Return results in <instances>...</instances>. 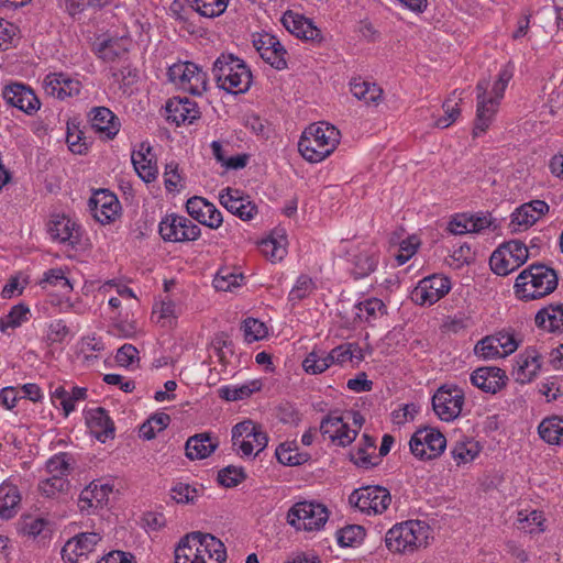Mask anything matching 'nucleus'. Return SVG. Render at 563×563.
<instances>
[{
  "label": "nucleus",
  "instance_id": "nucleus-1",
  "mask_svg": "<svg viewBox=\"0 0 563 563\" xmlns=\"http://www.w3.org/2000/svg\"><path fill=\"white\" fill-rule=\"evenodd\" d=\"M512 78V71L505 67L499 74L497 80L489 90L488 79H481L476 85V117L473 128V136L477 137L484 134L492 125L505 90Z\"/></svg>",
  "mask_w": 563,
  "mask_h": 563
},
{
  "label": "nucleus",
  "instance_id": "nucleus-2",
  "mask_svg": "<svg viewBox=\"0 0 563 563\" xmlns=\"http://www.w3.org/2000/svg\"><path fill=\"white\" fill-rule=\"evenodd\" d=\"M341 133L327 122L312 123L302 132L298 151L310 163H320L330 156L340 143Z\"/></svg>",
  "mask_w": 563,
  "mask_h": 563
},
{
  "label": "nucleus",
  "instance_id": "nucleus-3",
  "mask_svg": "<svg viewBox=\"0 0 563 563\" xmlns=\"http://www.w3.org/2000/svg\"><path fill=\"white\" fill-rule=\"evenodd\" d=\"M559 284L555 269L534 263L525 268L516 278L514 290L519 300L531 301L552 294Z\"/></svg>",
  "mask_w": 563,
  "mask_h": 563
},
{
  "label": "nucleus",
  "instance_id": "nucleus-4",
  "mask_svg": "<svg viewBox=\"0 0 563 563\" xmlns=\"http://www.w3.org/2000/svg\"><path fill=\"white\" fill-rule=\"evenodd\" d=\"M213 76L219 88L239 95L252 84V73L245 62L233 54H221L213 63Z\"/></svg>",
  "mask_w": 563,
  "mask_h": 563
},
{
  "label": "nucleus",
  "instance_id": "nucleus-5",
  "mask_svg": "<svg viewBox=\"0 0 563 563\" xmlns=\"http://www.w3.org/2000/svg\"><path fill=\"white\" fill-rule=\"evenodd\" d=\"M430 527L424 521L408 520L393 526L385 536V544L394 553H413L428 544Z\"/></svg>",
  "mask_w": 563,
  "mask_h": 563
},
{
  "label": "nucleus",
  "instance_id": "nucleus-6",
  "mask_svg": "<svg viewBox=\"0 0 563 563\" xmlns=\"http://www.w3.org/2000/svg\"><path fill=\"white\" fill-rule=\"evenodd\" d=\"M220 553L218 538L210 533L194 531L180 539L175 549V563H203V554Z\"/></svg>",
  "mask_w": 563,
  "mask_h": 563
},
{
  "label": "nucleus",
  "instance_id": "nucleus-7",
  "mask_svg": "<svg viewBox=\"0 0 563 563\" xmlns=\"http://www.w3.org/2000/svg\"><path fill=\"white\" fill-rule=\"evenodd\" d=\"M325 506L312 501L296 503L287 514V522L296 530H320L328 521Z\"/></svg>",
  "mask_w": 563,
  "mask_h": 563
},
{
  "label": "nucleus",
  "instance_id": "nucleus-8",
  "mask_svg": "<svg viewBox=\"0 0 563 563\" xmlns=\"http://www.w3.org/2000/svg\"><path fill=\"white\" fill-rule=\"evenodd\" d=\"M528 257V247L521 241L511 240L493 252L489 265L495 274L506 276L525 264Z\"/></svg>",
  "mask_w": 563,
  "mask_h": 563
},
{
  "label": "nucleus",
  "instance_id": "nucleus-9",
  "mask_svg": "<svg viewBox=\"0 0 563 563\" xmlns=\"http://www.w3.org/2000/svg\"><path fill=\"white\" fill-rule=\"evenodd\" d=\"M169 80L191 95L201 96L208 86L207 74L191 62H179L167 71Z\"/></svg>",
  "mask_w": 563,
  "mask_h": 563
},
{
  "label": "nucleus",
  "instance_id": "nucleus-10",
  "mask_svg": "<svg viewBox=\"0 0 563 563\" xmlns=\"http://www.w3.org/2000/svg\"><path fill=\"white\" fill-rule=\"evenodd\" d=\"M349 501L366 515H378L389 507L391 496L383 486H365L355 489L350 495Z\"/></svg>",
  "mask_w": 563,
  "mask_h": 563
},
{
  "label": "nucleus",
  "instance_id": "nucleus-11",
  "mask_svg": "<svg viewBox=\"0 0 563 563\" xmlns=\"http://www.w3.org/2000/svg\"><path fill=\"white\" fill-rule=\"evenodd\" d=\"M158 231L165 242L196 241L200 234V228L186 217L167 214L162 219Z\"/></svg>",
  "mask_w": 563,
  "mask_h": 563
},
{
  "label": "nucleus",
  "instance_id": "nucleus-12",
  "mask_svg": "<svg viewBox=\"0 0 563 563\" xmlns=\"http://www.w3.org/2000/svg\"><path fill=\"white\" fill-rule=\"evenodd\" d=\"M464 393L455 386H441L432 397V407L435 415L442 421H453L456 419L463 409Z\"/></svg>",
  "mask_w": 563,
  "mask_h": 563
},
{
  "label": "nucleus",
  "instance_id": "nucleus-13",
  "mask_svg": "<svg viewBox=\"0 0 563 563\" xmlns=\"http://www.w3.org/2000/svg\"><path fill=\"white\" fill-rule=\"evenodd\" d=\"M409 445L415 456L421 460H431L444 451L446 439L439 430L423 428L413 433Z\"/></svg>",
  "mask_w": 563,
  "mask_h": 563
},
{
  "label": "nucleus",
  "instance_id": "nucleus-14",
  "mask_svg": "<svg viewBox=\"0 0 563 563\" xmlns=\"http://www.w3.org/2000/svg\"><path fill=\"white\" fill-rule=\"evenodd\" d=\"M451 289L450 279L432 275L421 279L411 291V299L421 306H431L443 298Z\"/></svg>",
  "mask_w": 563,
  "mask_h": 563
},
{
  "label": "nucleus",
  "instance_id": "nucleus-15",
  "mask_svg": "<svg viewBox=\"0 0 563 563\" xmlns=\"http://www.w3.org/2000/svg\"><path fill=\"white\" fill-rule=\"evenodd\" d=\"M253 45L260 56L272 67L278 70L287 67V51L275 35L258 33L253 37Z\"/></svg>",
  "mask_w": 563,
  "mask_h": 563
},
{
  "label": "nucleus",
  "instance_id": "nucleus-16",
  "mask_svg": "<svg viewBox=\"0 0 563 563\" xmlns=\"http://www.w3.org/2000/svg\"><path fill=\"white\" fill-rule=\"evenodd\" d=\"M220 203L232 214L243 221L254 218L257 207L250 200V197L236 188L227 187L220 191Z\"/></svg>",
  "mask_w": 563,
  "mask_h": 563
},
{
  "label": "nucleus",
  "instance_id": "nucleus-17",
  "mask_svg": "<svg viewBox=\"0 0 563 563\" xmlns=\"http://www.w3.org/2000/svg\"><path fill=\"white\" fill-rule=\"evenodd\" d=\"M88 205L93 218L102 224L114 221L120 210L117 196L106 189L96 191Z\"/></svg>",
  "mask_w": 563,
  "mask_h": 563
},
{
  "label": "nucleus",
  "instance_id": "nucleus-18",
  "mask_svg": "<svg viewBox=\"0 0 563 563\" xmlns=\"http://www.w3.org/2000/svg\"><path fill=\"white\" fill-rule=\"evenodd\" d=\"M548 212L549 205L543 200L523 203L512 212L509 228L512 232L525 231Z\"/></svg>",
  "mask_w": 563,
  "mask_h": 563
},
{
  "label": "nucleus",
  "instance_id": "nucleus-19",
  "mask_svg": "<svg viewBox=\"0 0 563 563\" xmlns=\"http://www.w3.org/2000/svg\"><path fill=\"white\" fill-rule=\"evenodd\" d=\"M101 541L97 532H82L66 542L62 549V558L69 563H79L81 556L92 552Z\"/></svg>",
  "mask_w": 563,
  "mask_h": 563
},
{
  "label": "nucleus",
  "instance_id": "nucleus-20",
  "mask_svg": "<svg viewBox=\"0 0 563 563\" xmlns=\"http://www.w3.org/2000/svg\"><path fill=\"white\" fill-rule=\"evenodd\" d=\"M186 210L199 223L211 229H218L223 221L220 210L202 197H191L187 200Z\"/></svg>",
  "mask_w": 563,
  "mask_h": 563
},
{
  "label": "nucleus",
  "instance_id": "nucleus-21",
  "mask_svg": "<svg viewBox=\"0 0 563 563\" xmlns=\"http://www.w3.org/2000/svg\"><path fill=\"white\" fill-rule=\"evenodd\" d=\"M46 95L64 100L77 96L80 92L81 84L64 73H51L43 80Z\"/></svg>",
  "mask_w": 563,
  "mask_h": 563
},
{
  "label": "nucleus",
  "instance_id": "nucleus-22",
  "mask_svg": "<svg viewBox=\"0 0 563 563\" xmlns=\"http://www.w3.org/2000/svg\"><path fill=\"white\" fill-rule=\"evenodd\" d=\"M47 232L54 241L73 247L80 242V227L64 214L52 217L47 224Z\"/></svg>",
  "mask_w": 563,
  "mask_h": 563
},
{
  "label": "nucleus",
  "instance_id": "nucleus-23",
  "mask_svg": "<svg viewBox=\"0 0 563 563\" xmlns=\"http://www.w3.org/2000/svg\"><path fill=\"white\" fill-rule=\"evenodd\" d=\"M2 96L10 106L18 108L26 114H33L40 109V100L25 85H8L3 89Z\"/></svg>",
  "mask_w": 563,
  "mask_h": 563
},
{
  "label": "nucleus",
  "instance_id": "nucleus-24",
  "mask_svg": "<svg viewBox=\"0 0 563 563\" xmlns=\"http://www.w3.org/2000/svg\"><path fill=\"white\" fill-rule=\"evenodd\" d=\"M131 161L136 174L145 183L156 179L158 168L156 164V155L148 142H142L137 150L131 154Z\"/></svg>",
  "mask_w": 563,
  "mask_h": 563
},
{
  "label": "nucleus",
  "instance_id": "nucleus-25",
  "mask_svg": "<svg viewBox=\"0 0 563 563\" xmlns=\"http://www.w3.org/2000/svg\"><path fill=\"white\" fill-rule=\"evenodd\" d=\"M283 25L288 32L305 41H321V31L302 14L288 10L282 18Z\"/></svg>",
  "mask_w": 563,
  "mask_h": 563
},
{
  "label": "nucleus",
  "instance_id": "nucleus-26",
  "mask_svg": "<svg viewBox=\"0 0 563 563\" xmlns=\"http://www.w3.org/2000/svg\"><path fill=\"white\" fill-rule=\"evenodd\" d=\"M508 377L504 369L495 366L479 367L471 375V382L481 390L496 394L507 384Z\"/></svg>",
  "mask_w": 563,
  "mask_h": 563
},
{
  "label": "nucleus",
  "instance_id": "nucleus-27",
  "mask_svg": "<svg viewBox=\"0 0 563 563\" xmlns=\"http://www.w3.org/2000/svg\"><path fill=\"white\" fill-rule=\"evenodd\" d=\"M167 120L180 125L181 123H194L200 118L197 103L188 98L175 97L166 103Z\"/></svg>",
  "mask_w": 563,
  "mask_h": 563
},
{
  "label": "nucleus",
  "instance_id": "nucleus-28",
  "mask_svg": "<svg viewBox=\"0 0 563 563\" xmlns=\"http://www.w3.org/2000/svg\"><path fill=\"white\" fill-rule=\"evenodd\" d=\"M86 423L91 434L101 442L114 437V423L102 407L87 410Z\"/></svg>",
  "mask_w": 563,
  "mask_h": 563
},
{
  "label": "nucleus",
  "instance_id": "nucleus-29",
  "mask_svg": "<svg viewBox=\"0 0 563 563\" xmlns=\"http://www.w3.org/2000/svg\"><path fill=\"white\" fill-rule=\"evenodd\" d=\"M346 417L340 410L330 411L320 422V432L336 446H347L351 444V437L347 434L338 435L340 429L345 428Z\"/></svg>",
  "mask_w": 563,
  "mask_h": 563
},
{
  "label": "nucleus",
  "instance_id": "nucleus-30",
  "mask_svg": "<svg viewBox=\"0 0 563 563\" xmlns=\"http://www.w3.org/2000/svg\"><path fill=\"white\" fill-rule=\"evenodd\" d=\"M219 443V439L210 432L195 434L186 441V456L191 461L207 459L218 449Z\"/></svg>",
  "mask_w": 563,
  "mask_h": 563
},
{
  "label": "nucleus",
  "instance_id": "nucleus-31",
  "mask_svg": "<svg viewBox=\"0 0 563 563\" xmlns=\"http://www.w3.org/2000/svg\"><path fill=\"white\" fill-rule=\"evenodd\" d=\"M111 493V485L96 481L91 482L79 495L78 507L80 511L90 512L92 508L102 507L107 504Z\"/></svg>",
  "mask_w": 563,
  "mask_h": 563
},
{
  "label": "nucleus",
  "instance_id": "nucleus-32",
  "mask_svg": "<svg viewBox=\"0 0 563 563\" xmlns=\"http://www.w3.org/2000/svg\"><path fill=\"white\" fill-rule=\"evenodd\" d=\"M92 129L106 139L112 140L120 131V121L106 107H96L90 111Z\"/></svg>",
  "mask_w": 563,
  "mask_h": 563
},
{
  "label": "nucleus",
  "instance_id": "nucleus-33",
  "mask_svg": "<svg viewBox=\"0 0 563 563\" xmlns=\"http://www.w3.org/2000/svg\"><path fill=\"white\" fill-rule=\"evenodd\" d=\"M536 325L548 332H563V302H552L540 309L534 317Z\"/></svg>",
  "mask_w": 563,
  "mask_h": 563
},
{
  "label": "nucleus",
  "instance_id": "nucleus-34",
  "mask_svg": "<svg viewBox=\"0 0 563 563\" xmlns=\"http://www.w3.org/2000/svg\"><path fill=\"white\" fill-rule=\"evenodd\" d=\"M541 367L540 355L536 350H527L517 358L512 375L516 382L526 384L531 382Z\"/></svg>",
  "mask_w": 563,
  "mask_h": 563
},
{
  "label": "nucleus",
  "instance_id": "nucleus-35",
  "mask_svg": "<svg viewBox=\"0 0 563 563\" xmlns=\"http://www.w3.org/2000/svg\"><path fill=\"white\" fill-rule=\"evenodd\" d=\"M129 40L123 37L106 38L96 45L95 52L99 58L111 63L123 58L129 52Z\"/></svg>",
  "mask_w": 563,
  "mask_h": 563
},
{
  "label": "nucleus",
  "instance_id": "nucleus-36",
  "mask_svg": "<svg viewBox=\"0 0 563 563\" xmlns=\"http://www.w3.org/2000/svg\"><path fill=\"white\" fill-rule=\"evenodd\" d=\"M21 495L16 486L2 484L0 486V517L2 519L13 518L19 509Z\"/></svg>",
  "mask_w": 563,
  "mask_h": 563
},
{
  "label": "nucleus",
  "instance_id": "nucleus-37",
  "mask_svg": "<svg viewBox=\"0 0 563 563\" xmlns=\"http://www.w3.org/2000/svg\"><path fill=\"white\" fill-rule=\"evenodd\" d=\"M376 443L375 439L366 433L362 435L360 446L355 452H351V461L363 468H371L376 466L379 461L378 456L373 455L368 450L375 451Z\"/></svg>",
  "mask_w": 563,
  "mask_h": 563
},
{
  "label": "nucleus",
  "instance_id": "nucleus-38",
  "mask_svg": "<svg viewBox=\"0 0 563 563\" xmlns=\"http://www.w3.org/2000/svg\"><path fill=\"white\" fill-rule=\"evenodd\" d=\"M352 274L355 279L371 275L378 264V254L372 249L360 251L353 256Z\"/></svg>",
  "mask_w": 563,
  "mask_h": 563
},
{
  "label": "nucleus",
  "instance_id": "nucleus-39",
  "mask_svg": "<svg viewBox=\"0 0 563 563\" xmlns=\"http://www.w3.org/2000/svg\"><path fill=\"white\" fill-rule=\"evenodd\" d=\"M273 234H277V236L272 235L263 240L260 244V250L262 254L269 261L278 262L282 261L287 254L286 234L284 231H282L280 234L275 231Z\"/></svg>",
  "mask_w": 563,
  "mask_h": 563
},
{
  "label": "nucleus",
  "instance_id": "nucleus-40",
  "mask_svg": "<svg viewBox=\"0 0 563 563\" xmlns=\"http://www.w3.org/2000/svg\"><path fill=\"white\" fill-rule=\"evenodd\" d=\"M540 438L549 444L563 442V419L558 416L544 418L538 427Z\"/></svg>",
  "mask_w": 563,
  "mask_h": 563
},
{
  "label": "nucleus",
  "instance_id": "nucleus-41",
  "mask_svg": "<svg viewBox=\"0 0 563 563\" xmlns=\"http://www.w3.org/2000/svg\"><path fill=\"white\" fill-rule=\"evenodd\" d=\"M351 92L358 100L367 104L377 106L383 96V89L374 82L354 79L351 82Z\"/></svg>",
  "mask_w": 563,
  "mask_h": 563
},
{
  "label": "nucleus",
  "instance_id": "nucleus-42",
  "mask_svg": "<svg viewBox=\"0 0 563 563\" xmlns=\"http://www.w3.org/2000/svg\"><path fill=\"white\" fill-rule=\"evenodd\" d=\"M275 455L279 463L289 466L301 465L309 460V454L299 452L295 441L280 443L276 449Z\"/></svg>",
  "mask_w": 563,
  "mask_h": 563
},
{
  "label": "nucleus",
  "instance_id": "nucleus-43",
  "mask_svg": "<svg viewBox=\"0 0 563 563\" xmlns=\"http://www.w3.org/2000/svg\"><path fill=\"white\" fill-rule=\"evenodd\" d=\"M262 388L261 380L254 379L241 386H222L219 388V396L227 401H236L251 397Z\"/></svg>",
  "mask_w": 563,
  "mask_h": 563
},
{
  "label": "nucleus",
  "instance_id": "nucleus-44",
  "mask_svg": "<svg viewBox=\"0 0 563 563\" xmlns=\"http://www.w3.org/2000/svg\"><path fill=\"white\" fill-rule=\"evenodd\" d=\"M190 9L203 18H218L222 15L229 4V0H186Z\"/></svg>",
  "mask_w": 563,
  "mask_h": 563
},
{
  "label": "nucleus",
  "instance_id": "nucleus-45",
  "mask_svg": "<svg viewBox=\"0 0 563 563\" xmlns=\"http://www.w3.org/2000/svg\"><path fill=\"white\" fill-rule=\"evenodd\" d=\"M355 309L357 310L356 316L365 322H372L376 320L378 316L386 313V306L378 298H369L361 301L355 305Z\"/></svg>",
  "mask_w": 563,
  "mask_h": 563
},
{
  "label": "nucleus",
  "instance_id": "nucleus-46",
  "mask_svg": "<svg viewBox=\"0 0 563 563\" xmlns=\"http://www.w3.org/2000/svg\"><path fill=\"white\" fill-rule=\"evenodd\" d=\"M479 451V445L476 441L465 440L456 442L451 450V454L456 464L461 465L474 461Z\"/></svg>",
  "mask_w": 563,
  "mask_h": 563
},
{
  "label": "nucleus",
  "instance_id": "nucleus-47",
  "mask_svg": "<svg viewBox=\"0 0 563 563\" xmlns=\"http://www.w3.org/2000/svg\"><path fill=\"white\" fill-rule=\"evenodd\" d=\"M30 309L24 303L13 306L9 313L0 319V330L15 329L29 320Z\"/></svg>",
  "mask_w": 563,
  "mask_h": 563
},
{
  "label": "nucleus",
  "instance_id": "nucleus-48",
  "mask_svg": "<svg viewBox=\"0 0 563 563\" xmlns=\"http://www.w3.org/2000/svg\"><path fill=\"white\" fill-rule=\"evenodd\" d=\"M365 529L358 525H349L336 532V540L340 547H356L365 538Z\"/></svg>",
  "mask_w": 563,
  "mask_h": 563
},
{
  "label": "nucleus",
  "instance_id": "nucleus-49",
  "mask_svg": "<svg viewBox=\"0 0 563 563\" xmlns=\"http://www.w3.org/2000/svg\"><path fill=\"white\" fill-rule=\"evenodd\" d=\"M69 487V481L64 476H49L38 483L40 492L47 498H54Z\"/></svg>",
  "mask_w": 563,
  "mask_h": 563
},
{
  "label": "nucleus",
  "instance_id": "nucleus-50",
  "mask_svg": "<svg viewBox=\"0 0 563 563\" xmlns=\"http://www.w3.org/2000/svg\"><path fill=\"white\" fill-rule=\"evenodd\" d=\"M71 456L68 453H59L46 462V471L51 476H64L67 478L70 472Z\"/></svg>",
  "mask_w": 563,
  "mask_h": 563
},
{
  "label": "nucleus",
  "instance_id": "nucleus-51",
  "mask_svg": "<svg viewBox=\"0 0 563 563\" xmlns=\"http://www.w3.org/2000/svg\"><path fill=\"white\" fill-rule=\"evenodd\" d=\"M47 520L33 516H23L19 522L20 532L30 538L40 537L47 526Z\"/></svg>",
  "mask_w": 563,
  "mask_h": 563
},
{
  "label": "nucleus",
  "instance_id": "nucleus-52",
  "mask_svg": "<svg viewBox=\"0 0 563 563\" xmlns=\"http://www.w3.org/2000/svg\"><path fill=\"white\" fill-rule=\"evenodd\" d=\"M242 330L246 342L252 343L260 341L267 335L265 323L257 319L249 318L243 322Z\"/></svg>",
  "mask_w": 563,
  "mask_h": 563
},
{
  "label": "nucleus",
  "instance_id": "nucleus-53",
  "mask_svg": "<svg viewBox=\"0 0 563 563\" xmlns=\"http://www.w3.org/2000/svg\"><path fill=\"white\" fill-rule=\"evenodd\" d=\"M246 475L242 467L229 465L218 473V482L224 487H234L245 479Z\"/></svg>",
  "mask_w": 563,
  "mask_h": 563
},
{
  "label": "nucleus",
  "instance_id": "nucleus-54",
  "mask_svg": "<svg viewBox=\"0 0 563 563\" xmlns=\"http://www.w3.org/2000/svg\"><path fill=\"white\" fill-rule=\"evenodd\" d=\"M241 279L242 275L234 274L229 268H221L213 279V286L217 290L229 291L232 287L239 286Z\"/></svg>",
  "mask_w": 563,
  "mask_h": 563
},
{
  "label": "nucleus",
  "instance_id": "nucleus-55",
  "mask_svg": "<svg viewBox=\"0 0 563 563\" xmlns=\"http://www.w3.org/2000/svg\"><path fill=\"white\" fill-rule=\"evenodd\" d=\"M442 108L444 110V115L438 118L434 121V126L440 128V129H445L456 121V119L461 114V109L459 107V103L453 102V100L451 98L446 99L443 102Z\"/></svg>",
  "mask_w": 563,
  "mask_h": 563
},
{
  "label": "nucleus",
  "instance_id": "nucleus-56",
  "mask_svg": "<svg viewBox=\"0 0 563 563\" xmlns=\"http://www.w3.org/2000/svg\"><path fill=\"white\" fill-rule=\"evenodd\" d=\"M474 352L477 356L483 358L503 357L499 351L498 342L495 341L493 335L485 336L478 341L474 347Z\"/></svg>",
  "mask_w": 563,
  "mask_h": 563
},
{
  "label": "nucleus",
  "instance_id": "nucleus-57",
  "mask_svg": "<svg viewBox=\"0 0 563 563\" xmlns=\"http://www.w3.org/2000/svg\"><path fill=\"white\" fill-rule=\"evenodd\" d=\"M198 497V490L189 484L178 483L172 488V498L178 504H192Z\"/></svg>",
  "mask_w": 563,
  "mask_h": 563
},
{
  "label": "nucleus",
  "instance_id": "nucleus-58",
  "mask_svg": "<svg viewBox=\"0 0 563 563\" xmlns=\"http://www.w3.org/2000/svg\"><path fill=\"white\" fill-rule=\"evenodd\" d=\"M323 362L322 354L313 350L303 360L302 367L308 374H321L328 369V364Z\"/></svg>",
  "mask_w": 563,
  "mask_h": 563
},
{
  "label": "nucleus",
  "instance_id": "nucleus-59",
  "mask_svg": "<svg viewBox=\"0 0 563 563\" xmlns=\"http://www.w3.org/2000/svg\"><path fill=\"white\" fill-rule=\"evenodd\" d=\"M420 241L417 236L412 235L400 243L399 253L396 260L399 265H404L417 252Z\"/></svg>",
  "mask_w": 563,
  "mask_h": 563
},
{
  "label": "nucleus",
  "instance_id": "nucleus-60",
  "mask_svg": "<svg viewBox=\"0 0 563 563\" xmlns=\"http://www.w3.org/2000/svg\"><path fill=\"white\" fill-rule=\"evenodd\" d=\"M42 283L60 287L63 289H71V285L62 268H52L44 274Z\"/></svg>",
  "mask_w": 563,
  "mask_h": 563
},
{
  "label": "nucleus",
  "instance_id": "nucleus-61",
  "mask_svg": "<svg viewBox=\"0 0 563 563\" xmlns=\"http://www.w3.org/2000/svg\"><path fill=\"white\" fill-rule=\"evenodd\" d=\"M417 412L418 408L415 404L402 405L401 407L393 411V422L398 426L405 424L408 421L413 420Z\"/></svg>",
  "mask_w": 563,
  "mask_h": 563
},
{
  "label": "nucleus",
  "instance_id": "nucleus-62",
  "mask_svg": "<svg viewBox=\"0 0 563 563\" xmlns=\"http://www.w3.org/2000/svg\"><path fill=\"white\" fill-rule=\"evenodd\" d=\"M312 286L313 283L310 277L306 275L300 276L289 294L290 300L303 299L311 291Z\"/></svg>",
  "mask_w": 563,
  "mask_h": 563
},
{
  "label": "nucleus",
  "instance_id": "nucleus-63",
  "mask_svg": "<svg viewBox=\"0 0 563 563\" xmlns=\"http://www.w3.org/2000/svg\"><path fill=\"white\" fill-rule=\"evenodd\" d=\"M139 351L132 344L122 345L115 355V361L121 366H130L135 360H137Z\"/></svg>",
  "mask_w": 563,
  "mask_h": 563
},
{
  "label": "nucleus",
  "instance_id": "nucleus-64",
  "mask_svg": "<svg viewBox=\"0 0 563 563\" xmlns=\"http://www.w3.org/2000/svg\"><path fill=\"white\" fill-rule=\"evenodd\" d=\"M97 563H135L133 555L123 551H111L103 555Z\"/></svg>",
  "mask_w": 563,
  "mask_h": 563
}]
</instances>
